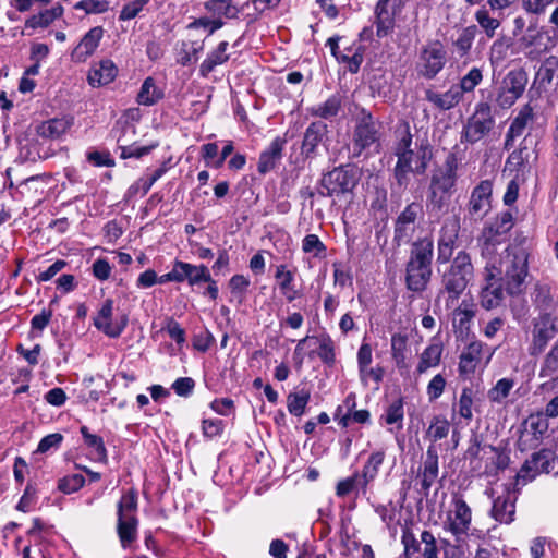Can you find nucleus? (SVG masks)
<instances>
[{"label":"nucleus","mask_w":558,"mask_h":558,"mask_svg":"<svg viewBox=\"0 0 558 558\" xmlns=\"http://www.w3.org/2000/svg\"><path fill=\"white\" fill-rule=\"evenodd\" d=\"M117 533L123 548L130 547L137 539L138 520L137 494L134 489L125 492L117 505Z\"/></svg>","instance_id":"nucleus-6"},{"label":"nucleus","mask_w":558,"mask_h":558,"mask_svg":"<svg viewBox=\"0 0 558 558\" xmlns=\"http://www.w3.org/2000/svg\"><path fill=\"white\" fill-rule=\"evenodd\" d=\"M403 418H404V408L403 400L397 399L391 402L385 413L380 416V421L386 425H395L397 429H401L403 427Z\"/></svg>","instance_id":"nucleus-40"},{"label":"nucleus","mask_w":558,"mask_h":558,"mask_svg":"<svg viewBox=\"0 0 558 558\" xmlns=\"http://www.w3.org/2000/svg\"><path fill=\"white\" fill-rule=\"evenodd\" d=\"M473 390L471 388H463L458 402L459 415L468 421L473 417Z\"/></svg>","instance_id":"nucleus-56"},{"label":"nucleus","mask_w":558,"mask_h":558,"mask_svg":"<svg viewBox=\"0 0 558 558\" xmlns=\"http://www.w3.org/2000/svg\"><path fill=\"white\" fill-rule=\"evenodd\" d=\"M492 191V182L488 180L480 182L472 191L468 209L474 219H483L490 210Z\"/></svg>","instance_id":"nucleus-19"},{"label":"nucleus","mask_w":558,"mask_h":558,"mask_svg":"<svg viewBox=\"0 0 558 558\" xmlns=\"http://www.w3.org/2000/svg\"><path fill=\"white\" fill-rule=\"evenodd\" d=\"M440 544L444 548V558H464L468 548L466 538H460L451 543L449 539L442 538Z\"/></svg>","instance_id":"nucleus-50"},{"label":"nucleus","mask_w":558,"mask_h":558,"mask_svg":"<svg viewBox=\"0 0 558 558\" xmlns=\"http://www.w3.org/2000/svg\"><path fill=\"white\" fill-rule=\"evenodd\" d=\"M449 421L441 415H436L433 417L426 430L425 438L430 442V445H435L438 440L446 438L449 435Z\"/></svg>","instance_id":"nucleus-38"},{"label":"nucleus","mask_w":558,"mask_h":558,"mask_svg":"<svg viewBox=\"0 0 558 558\" xmlns=\"http://www.w3.org/2000/svg\"><path fill=\"white\" fill-rule=\"evenodd\" d=\"M423 214V206L413 202L409 204L398 216L395 227V240L398 243H408L416 228V219Z\"/></svg>","instance_id":"nucleus-16"},{"label":"nucleus","mask_w":558,"mask_h":558,"mask_svg":"<svg viewBox=\"0 0 558 558\" xmlns=\"http://www.w3.org/2000/svg\"><path fill=\"white\" fill-rule=\"evenodd\" d=\"M384 374L385 371L381 366H366L359 369L360 380L364 386H367L369 380H373L376 385H379L384 378Z\"/></svg>","instance_id":"nucleus-60"},{"label":"nucleus","mask_w":558,"mask_h":558,"mask_svg":"<svg viewBox=\"0 0 558 558\" xmlns=\"http://www.w3.org/2000/svg\"><path fill=\"white\" fill-rule=\"evenodd\" d=\"M539 39L541 35L538 33L527 29V32L518 41L519 50L530 59H536L542 53V50L536 47V43Z\"/></svg>","instance_id":"nucleus-44"},{"label":"nucleus","mask_w":558,"mask_h":558,"mask_svg":"<svg viewBox=\"0 0 558 558\" xmlns=\"http://www.w3.org/2000/svg\"><path fill=\"white\" fill-rule=\"evenodd\" d=\"M513 387V379L501 378L488 390L487 397L492 402L501 403L509 396Z\"/></svg>","instance_id":"nucleus-46"},{"label":"nucleus","mask_w":558,"mask_h":558,"mask_svg":"<svg viewBox=\"0 0 558 558\" xmlns=\"http://www.w3.org/2000/svg\"><path fill=\"white\" fill-rule=\"evenodd\" d=\"M283 145L284 141L277 137L270 143L267 149L260 154L258 161V171L260 173H267L275 168L276 163L282 157Z\"/></svg>","instance_id":"nucleus-29"},{"label":"nucleus","mask_w":558,"mask_h":558,"mask_svg":"<svg viewBox=\"0 0 558 558\" xmlns=\"http://www.w3.org/2000/svg\"><path fill=\"white\" fill-rule=\"evenodd\" d=\"M81 434L84 438L85 445L92 449L94 459L104 461L107 458V450L101 437L90 434L86 426L81 427Z\"/></svg>","instance_id":"nucleus-43"},{"label":"nucleus","mask_w":558,"mask_h":558,"mask_svg":"<svg viewBox=\"0 0 558 558\" xmlns=\"http://www.w3.org/2000/svg\"><path fill=\"white\" fill-rule=\"evenodd\" d=\"M72 124L73 119L69 117L50 119L37 126V134L44 138L57 140L64 135Z\"/></svg>","instance_id":"nucleus-27"},{"label":"nucleus","mask_w":558,"mask_h":558,"mask_svg":"<svg viewBox=\"0 0 558 558\" xmlns=\"http://www.w3.org/2000/svg\"><path fill=\"white\" fill-rule=\"evenodd\" d=\"M326 133L327 124L322 121L313 122L307 126L302 143V154L306 158H313L316 155V149Z\"/></svg>","instance_id":"nucleus-24"},{"label":"nucleus","mask_w":558,"mask_h":558,"mask_svg":"<svg viewBox=\"0 0 558 558\" xmlns=\"http://www.w3.org/2000/svg\"><path fill=\"white\" fill-rule=\"evenodd\" d=\"M398 143L395 167V178L400 186L409 182V173H424L432 159V148L427 143H412V135L408 124L398 129Z\"/></svg>","instance_id":"nucleus-2"},{"label":"nucleus","mask_w":558,"mask_h":558,"mask_svg":"<svg viewBox=\"0 0 558 558\" xmlns=\"http://www.w3.org/2000/svg\"><path fill=\"white\" fill-rule=\"evenodd\" d=\"M386 453L384 450L374 451L363 465L360 475L363 478V483L369 485L378 475L379 469L384 463Z\"/></svg>","instance_id":"nucleus-37"},{"label":"nucleus","mask_w":558,"mask_h":558,"mask_svg":"<svg viewBox=\"0 0 558 558\" xmlns=\"http://www.w3.org/2000/svg\"><path fill=\"white\" fill-rule=\"evenodd\" d=\"M64 13V8L57 3L50 9H45L40 11L38 14H34L29 16L25 21V27L26 28H46L50 24H52L56 20L61 17Z\"/></svg>","instance_id":"nucleus-30"},{"label":"nucleus","mask_w":558,"mask_h":558,"mask_svg":"<svg viewBox=\"0 0 558 558\" xmlns=\"http://www.w3.org/2000/svg\"><path fill=\"white\" fill-rule=\"evenodd\" d=\"M555 453L549 449H542L531 456L515 476V486H524L541 473L554 470Z\"/></svg>","instance_id":"nucleus-12"},{"label":"nucleus","mask_w":558,"mask_h":558,"mask_svg":"<svg viewBox=\"0 0 558 558\" xmlns=\"http://www.w3.org/2000/svg\"><path fill=\"white\" fill-rule=\"evenodd\" d=\"M421 550L423 558H439L437 539L430 531L424 530L421 535Z\"/></svg>","instance_id":"nucleus-49"},{"label":"nucleus","mask_w":558,"mask_h":558,"mask_svg":"<svg viewBox=\"0 0 558 558\" xmlns=\"http://www.w3.org/2000/svg\"><path fill=\"white\" fill-rule=\"evenodd\" d=\"M475 35H476L475 26H469L461 31L458 38L453 43L456 51L458 52L459 56L463 57L470 51V49L473 45Z\"/></svg>","instance_id":"nucleus-48"},{"label":"nucleus","mask_w":558,"mask_h":558,"mask_svg":"<svg viewBox=\"0 0 558 558\" xmlns=\"http://www.w3.org/2000/svg\"><path fill=\"white\" fill-rule=\"evenodd\" d=\"M527 83L522 70L510 71L502 80L497 102L501 108H510L524 93Z\"/></svg>","instance_id":"nucleus-15"},{"label":"nucleus","mask_w":558,"mask_h":558,"mask_svg":"<svg viewBox=\"0 0 558 558\" xmlns=\"http://www.w3.org/2000/svg\"><path fill=\"white\" fill-rule=\"evenodd\" d=\"M74 10L83 11L86 15L104 14L109 11L108 0H81L74 4Z\"/></svg>","instance_id":"nucleus-47"},{"label":"nucleus","mask_w":558,"mask_h":558,"mask_svg":"<svg viewBox=\"0 0 558 558\" xmlns=\"http://www.w3.org/2000/svg\"><path fill=\"white\" fill-rule=\"evenodd\" d=\"M311 393L305 389L289 393L287 398V408L290 414L301 416L310 401Z\"/></svg>","instance_id":"nucleus-42"},{"label":"nucleus","mask_w":558,"mask_h":558,"mask_svg":"<svg viewBox=\"0 0 558 558\" xmlns=\"http://www.w3.org/2000/svg\"><path fill=\"white\" fill-rule=\"evenodd\" d=\"M475 316V312L472 307V304H469L465 301L454 308L452 313V322L453 327L457 328L460 332L469 330L470 324Z\"/></svg>","instance_id":"nucleus-39"},{"label":"nucleus","mask_w":558,"mask_h":558,"mask_svg":"<svg viewBox=\"0 0 558 558\" xmlns=\"http://www.w3.org/2000/svg\"><path fill=\"white\" fill-rule=\"evenodd\" d=\"M302 250L305 253H312L315 257H320L324 255L326 246L316 234H308L302 241Z\"/></svg>","instance_id":"nucleus-59"},{"label":"nucleus","mask_w":558,"mask_h":558,"mask_svg":"<svg viewBox=\"0 0 558 558\" xmlns=\"http://www.w3.org/2000/svg\"><path fill=\"white\" fill-rule=\"evenodd\" d=\"M368 485L363 483V478L359 472L353 475L341 480L336 487V494L339 497H344L348 494L355 492L356 495L362 494L363 496L367 493Z\"/></svg>","instance_id":"nucleus-35"},{"label":"nucleus","mask_w":558,"mask_h":558,"mask_svg":"<svg viewBox=\"0 0 558 558\" xmlns=\"http://www.w3.org/2000/svg\"><path fill=\"white\" fill-rule=\"evenodd\" d=\"M275 279L281 294L288 302H293L300 296V291L294 286V274L288 269L287 265L282 264L276 267Z\"/></svg>","instance_id":"nucleus-28"},{"label":"nucleus","mask_w":558,"mask_h":558,"mask_svg":"<svg viewBox=\"0 0 558 558\" xmlns=\"http://www.w3.org/2000/svg\"><path fill=\"white\" fill-rule=\"evenodd\" d=\"M475 20L489 38L495 36L496 29L500 26V21L492 17L485 9H481L475 13Z\"/></svg>","instance_id":"nucleus-51"},{"label":"nucleus","mask_w":558,"mask_h":558,"mask_svg":"<svg viewBox=\"0 0 558 558\" xmlns=\"http://www.w3.org/2000/svg\"><path fill=\"white\" fill-rule=\"evenodd\" d=\"M433 256L432 238L426 236L413 243L405 269V283L409 290L422 292L426 289L432 277Z\"/></svg>","instance_id":"nucleus-3"},{"label":"nucleus","mask_w":558,"mask_h":558,"mask_svg":"<svg viewBox=\"0 0 558 558\" xmlns=\"http://www.w3.org/2000/svg\"><path fill=\"white\" fill-rule=\"evenodd\" d=\"M457 158L450 155L444 168L433 174L427 196L433 208L441 209L449 202L457 181Z\"/></svg>","instance_id":"nucleus-7"},{"label":"nucleus","mask_w":558,"mask_h":558,"mask_svg":"<svg viewBox=\"0 0 558 558\" xmlns=\"http://www.w3.org/2000/svg\"><path fill=\"white\" fill-rule=\"evenodd\" d=\"M318 349L317 354L320 360L326 364L335 362V344L329 336H322L317 338Z\"/></svg>","instance_id":"nucleus-54"},{"label":"nucleus","mask_w":558,"mask_h":558,"mask_svg":"<svg viewBox=\"0 0 558 558\" xmlns=\"http://www.w3.org/2000/svg\"><path fill=\"white\" fill-rule=\"evenodd\" d=\"M149 0H133L126 3L120 11L119 20L129 21L137 16Z\"/></svg>","instance_id":"nucleus-63"},{"label":"nucleus","mask_w":558,"mask_h":558,"mask_svg":"<svg viewBox=\"0 0 558 558\" xmlns=\"http://www.w3.org/2000/svg\"><path fill=\"white\" fill-rule=\"evenodd\" d=\"M359 179V171L354 167L335 168L323 177L318 193L323 196L339 197L352 192Z\"/></svg>","instance_id":"nucleus-8"},{"label":"nucleus","mask_w":558,"mask_h":558,"mask_svg":"<svg viewBox=\"0 0 558 558\" xmlns=\"http://www.w3.org/2000/svg\"><path fill=\"white\" fill-rule=\"evenodd\" d=\"M438 476V452L435 445H429L424 461L422 487L429 489Z\"/></svg>","instance_id":"nucleus-31"},{"label":"nucleus","mask_w":558,"mask_h":558,"mask_svg":"<svg viewBox=\"0 0 558 558\" xmlns=\"http://www.w3.org/2000/svg\"><path fill=\"white\" fill-rule=\"evenodd\" d=\"M534 300L543 307H550L554 304V299L549 284L537 283L534 289Z\"/></svg>","instance_id":"nucleus-61"},{"label":"nucleus","mask_w":558,"mask_h":558,"mask_svg":"<svg viewBox=\"0 0 558 558\" xmlns=\"http://www.w3.org/2000/svg\"><path fill=\"white\" fill-rule=\"evenodd\" d=\"M447 381L441 374L435 375L428 383L426 393L430 402L436 401L444 393Z\"/></svg>","instance_id":"nucleus-58"},{"label":"nucleus","mask_w":558,"mask_h":558,"mask_svg":"<svg viewBox=\"0 0 558 558\" xmlns=\"http://www.w3.org/2000/svg\"><path fill=\"white\" fill-rule=\"evenodd\" d=\"M85 478L81 474L66 476L59 482V489L64 494H71L83 487Z\"/></svg>","instance_id":"nucleus-62"},{"label":"nucleus","mask_w":558,"mask_h":558,"mask_svg":"<svg viewBox=\"0 0 558 558\" xmlns=\"http://www.w3.org/2000/svg\"><path fill=\"white\" fill-rule=\"evenodd\" d=\"M510 45L507 39H497L490 47V61L492 63H499L507 57V51Z\"/></svg>","instance_id":"nucleus-64"},{"label":"nucleus","mask_w":558,"mask_h":558,"mask_svg":"<svg viewBox=\"0 0 558 558\" xmlns=\"http://www.w3.org/2000/svg\"><path fill=\"white\" fill-rule=\"evenodd\" d=\"M251 281L243 275H234L229 280L231 294L241 303L246 296Z\"/></svg>","instance_id":"nucleus-52"},{"label":"nucleus","mask_w":558,"mask_h":558,"mask_svg":"<svg viewBox=\"0 0 558 558\" xmlns=\"http://www.w3.org/2000/svg\"><path fill=\"white\" fill-rule=\"evenodd\" d=\"M228 43L221 41L218 47L209 52L206 59L199 66V74L204 77L208 76L210 72L218 65L228 61L229 54L227 53Z\"/></svg>","instance_id":"nucleus-32"},{"label":"nucleus","mask_w":558,"mask_h":558,"mask_svg":"<svg viewBox=\"0 0 558 558\" xmlns=\"http://www.w3.org/2000/svg\"><path fill=\"white\" fill-rule=\"evenodd\" d=\"M533 108L529 104L524 105L510 124L506 135L505 147L510 148L513 145V141L523 134L526 126L533 122Z\"/></svg>","instance_id":"nucleus-26"},{"label":"nucleus","mask_w":558,"mask_h":558,"mask_svg":"<svg viewBox=\"0 0 558 558\" xmlns=\"http://www.w3.org/2000/svg\"><path fill=\"white\" fill-rule=\"evenodd\" d=\"M511 220H512L511 215L510 214H505L500 218V220L497 221L496 226L492 225V226H488V227L484 228V230L482 232V236L480 239V241H481V248L484 245V233H485V231L488 230V229H494V230H497L500 233V236H501L500 244L498 245V253H499L500 256H506L507 255V250L513 246V245H508L507 247H502L504 243L506 241V232L512 227Z\"/></svg>","instance_id":"nucleus-41"},{"label":"nucleus","mask_w":558,"mask_h":558,"mask_svg":"<svg viewBox=\"0 0 558 558\" xmlns=\"http://www.w3.org/2000/svg\"><path fill=\"white\" fill-rule=\"evenodd\" d=\"M459 230L460 223L457 218L447 219L444 222L438 239V263L446 264L452 257L454 245L459 235Z\"/></svg>","instance_id":"nucleus-18"},{"label":"nucleus","mask_w":558,"mask_h":558,"mask_svg":"<svg viewBox=\"0 0 558 558\" xmlns=\"http://www.w3.org/2000/svg\"><path fill=\"white\" fill-rule=\"evenodd\" d=\"M472 525V509L466 504L461 495L454 494L452 496L449 509L446 511V517L442 522L445 532L450 533L454 541L460 538H469L471 536L480 537V531H471Z\"/></svg>","instance_id":"nucleus-5"},{"label":"nucleus","mask_w":558,"mask_h":558,"mask_svg":"<svg viewBox=\"0 0 558 558\" xmlns=\"http://www.w3.org/2000/svg\"><path fill=\"white\" fill-rule=\"evenodd\" d=\"M163 97L162 90L156 85L153 77H147L137 94L136 101L142 106H153Z\"/></svg>","instance_id":"nucleus-34"},{"label":"nucleus","mask_w":558,"mask_h":558,"mask_svg":"<svg viewBox=\"0 0 558 558\" xmlns=\"http://www.w3.org/2000/svg\"><path fill=\"white\" fill-rule=\"evenodd\" d=\"M118 74V68L109 60H101L94 63L88 72L87 81L93 87H100L111 83Z\"/></svg>","instance_id":"nucleus-23"},{"label":"nucleus","mask_w":558,"mask_h":558,"mask_svg":"<svg viewBox=\"0 0 558 558\" xmlns=\"http://www.w3.org/2000/svg\"><path fill=\"white\" fill-rule=\"evenodd\" d=\"M379 140V128L372 114L361 109L356 117V125L353 132L352 151L359 156L366 148L376 144Z\"/></svg>","instance_id":"nucleus-11"},{"label":"nucleus","mask_w":558,"mask_h":558,"mask_svg":"<svg viewBox=\"0 0 558 558\" xmlns=\"http://www.w3.org/2000/svg\"><path fill=\"white\" fill-rule=\"evenodd\" d=\"M368 485L363 483V478L359 472L353 475L341 480L336 487V494L339 497H344L348 494L355 492L356 495L362 494L363 496L367 493Z\"/></svg>","instance_id":"nucleus-36"},{"label":"nucleus","mask_w":558,"mask_h":558,"mask_svg":"<svg viewBox=\"0 0 558 558\" xmlns=\"http://www.w3.org/2000/svg\"><path fill=\"white\" fill-rule=\"evenodd\" d=\"M442 347L440 343L433 342L428 344L420 356L416 371L418 374H424L427 369L436 367L440 363Z\"/></svg>","instance_id":"nucleus-33"},{"label":"nucleus","mask_w":558,"mask_h":558,"mask_svg":"<svg viewBox=\"0 0 558 558\" xmlns=\"http://www.w3.org/2000/svg\"><path fill=\"white\" fill-rule=\"evenodd\" d=\"M521 486L514 485V490L511 492L510 488H507L505 494L498 496L494 502L492 508L493 518L500 523H511L513 521L514 512H515V492L519 490Z\"/></svg>","instance_id":"nucleus-22"},{"label":"nucleus","mask_w":558,"mask_h":558,"mask_svg":"<svg viewBox=\"0 0 558 558\" xmlns=\"http://www.w3.org/2000/svg\"><path fill=\"white\" fill-rule=\"evenodd\" d=\"M495 349L481 342L472 341L460 355L458 371L460 376L470 378L477 371L482 372L489 364Z\"/></svg>","instance_id":"nucleus-9"},{"label":"nucleus","mask_w":558,"mask_h":558,"mask_svg":"<svg viewBox=\"0 0 558 558\" xmlns=\"http://www.w3.org/2000/svg\"><path fill=\"white\" fill-rule=\"evenodd\" d=\"M128 315H113V301L107 299L102 302L93 318L94 326L109 338H118L128 326Z\"/></svg>","instance_id":"nucleus-14"},{"label":"nucleus","mask_w":558,"mask_h":558,"mask_svg":"<svg viewBox=\"0 0 558 558\" xmlns=\"http://www.w3.org/2000/svg\"><path fill=\"white\" fill-rule=\"evenodd\" d=\"M425 99L439 110H449L459 104L461 93L456 85L444 93L428 88L425 90Z\"/></svg>","instance_id":"nucleus-25"},{"label":"nucleus","mask_w":558,"mask_h":558,"mask_svg":"<svg viewBox=\"0 0 558 558\" xmlns=\"http://www.w3.org/2000/svg\"><path fill=\"white\" fill-rule=\"evenodd\" d=\"M501 236L497 230L488 229L484 233L481 255L485 260L484 281L480 303L486 310L499 306L504 300L502 275L509 294H519L529 274V252L523 246H512L506 256H500L498 245Z\"/></svg>","instance_id":"nucleus-1"},{"label":"nucleus","mask_w":558,"mask_h":558,"mask_svg":"<svg viewBox=\"0 0 558 558\" xmlns=\"http://www.w3.org/2000/svg\"><path fill=\"white\" fill-rule=\"evenodd\" d=\"M402 0H380L376 8L377 35L386 36L393 26L395 16L401 12Z\"/></svg>","instance_id":"nucleus-21"},{"label":"nucleus","mask_w":558,"mask_h":558,"mask_svg":"<svg viewBox=\"0 0 558 558\" xmlns=\"http://www.w3.org/2000/svg\"><path fill=\"white\" fill-rule=\"evenodd\" d=\"M119 148L121 149V158H140L144 155H147L150 151V147L147 146H135L128 145L126 141L123 137L118 138Z\"/></svg>","instance_id":"nucleus-57"},{"label":"nucleus","mask_w":558,"mask_h":558,"mask_svg":"<svg viewBox=\"0 0 558 558\" xmlns=\"http://www.w3.org/2000/svg\"><path fill=\"white\" fill-rule=\"evenodd\" d=\"M494 124L490 107L486 102H480L464 125L462 138L472 144L476 143L490 132Z\"/></svg>","instance_id":"nucleus-13"},{"label":"nucleus","mask_w":558,"mask_h":558,"mask_svg":"<svg viewBox=\"0 0 558 558\" xmlns=\"http://www.w3.org/2000/svg\"><path fill=\"white\" fill-rule=\"evenodd\" d=\"M446 61L445 47L440 41L433 40L421 48L415 69L418 75L432 80L444 69Z\"/></svg>","instance_id":"nucleus-10"},{"label":"nucleus","mask_w":558,"mask_h":558,"mask_svg":"<svg viewBox=\"0 0 558 558\" xmlns=\"http://www.w3.org/2000/svg\"><path fill=\"white\" fill-rule=\"evenodd\" d=\"M556 335L555 319L549 314H543L533 320L531 353L544 351Z\"/></svg>","instance_id":"nucleus-17"},{"label":"nucleus","mask_w":558,"mask_h":558,"mask_svg":"<svg viewBox=\"0 0 558 558\" xmlns=\"http://www.w3.org/2000/svg\"><path fill=\"white\" fill-rule=\"evenodd\" d=\"M341 108V98L339 95L330 96L325 102L312 108L313 116L330 119L338 114Z\"/></svg>","instance_id":"nucleus-45"},{"label":"nucleus","mask_w":558,"mask_h":558,"mask_svg":"<svg viewBox=\"0 0 558 558\" xmlns=\"http://www.w3.org/2000/svg\"><path fill=\"white\" fill-rule=\"evenodd\" d=\"M104 28L101 26L92 27L74 47L71 52L72 61L76 63L86 62L97 50L100 40L104 37Z\"/></svg>","instance_id":"nucleus-20"},{"label":"nucleus","mask_w":558,"mask_h":558,"mask_svg":"<svg viewBox=\"0 0 558 558\" xmlns=\"http://www.w3.org/2000/svg\"><path fill=\"white\" fill-rule=\"evenodd\" d=\"M186 280L190 286L198 284L203 281H211V276L205 265H192L187 263Z\"/></svg>","instance_id":"nucleus-53"},{"label":"nucleus","mask_w":558,"mask_h":558,"mask_svg":"<svg viewBox=\"0 0 558 558\" xmlns=\"http://www.w3.org/2000/svg\"><path fill=\"white\" fill-rule=\"evenodd\" d=\"M483 74L478 68H472L460 81V93H470L482 82Z\"/></svg>","instance_id":"nucleus-55"},{"label":"nucleus","mask_w":558,"mask_h":558,"mask_svg":"<svg viewBox=\"0 0 558 558\" xmlns=\"http://www.w3.org/2000/svg\"><path fill=\"white\" fill-rule=\"evenodd\" d=\"M474 275L471 256L460 251L453 258L449 269L442 276L444 291L448 294L446 305L451 307L463 293Z\"/></svg>","instance_id":"nucleus-4"}]
</instances>
